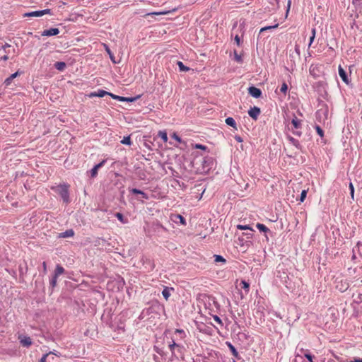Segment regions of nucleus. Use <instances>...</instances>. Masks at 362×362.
<instances>
[{
	"label": "nucleus",
	"instance_id": "obj_42",
	"mask_svg": "<svg viewBox=\"0 0 362 362\" xmlns=\"http://www.w3.org/2000/svg\"><path fill=\"white\" fill-rule=\"evenodd\" d=\"M315 129H316V132L318 134V135H320L321 137H322L324 135L322 129L319 126H317L315 127Z\"/></svg>",
	"mask_w": 362,
	"mask_h": 362
},
{
	"label": "nucleus",
	"instance_id": "obj_34",
	"mask_svg": "<svg viewBox=\"0 0 362 362\" xmlns=\"http://www.w3.org/2000/svg\"><path fill=\"white\" fill-rule=\"evenodd\" d=\"M229 347H230V351H231V352H232L233 355L235 357H236V358H237V357H238V353L237 350L235 349V348L233 345H231L230 344H229Z\"/></svg>",
	"mask_w": 362,
	"mask_h": 362
},
{
	"label": "nucleus",
	"instance_id": "obj_1",
	"mask_svg": "<svg viewBox=\"0 0 362 362\" xmlns=\"http://www.w3.org/2000/svg\"><path fill=\"white\" fill-rule=\"evenodd\" d=\"M56 192L61 196L63 201L66 203L69 202V186L61 185L56 187Z\"/></svg>",
	"mask_w": 362,
	"mask_h": 362
},
{
	"label": "nucleus",
	"instance_id": "obj_5",
	"mask_svg": "<svg viewBox=\"0 0 362 362\" xmlns=\"http://www.w3.org/2000/svg\"><path fill=\"white\" fill-rule=\"evenodd\" d=\"M18 339L23 346L28 347L32 344V339L29 337L21 335Z\"/></svg>",
	"mask_w": 362,
	"mask_h": 362
},
{
	"label": "nucleus",
	"instance_id": "obj_10",
	"mask_svg": "<svg viewBox=\"0 0 362 362\" xmlns=\"http://www.w3.org/2000/svg\"><path fill=\"white\" fill-rule=\"evenodd\" d=\"M108 94H110L109 92H107L104 90H99L98 92L91 93L90 97L103 98L105 95H108Z\"/></svg>",
	"mask_w": 362,
	"mask_h": 362
},
{
	"label": "nucleus",
	"instance_id": "obj_32",
	"mask_svg": "<svg viewBox=\"0 0 362 362\" xmlns=\"http://www.w3.org/2000/svg\"><path fill=\"white\" fill-rule=\"evenodd\" d=\"M288 90V86L286 83H283L281 87L280 88V92L284 93V95L286 93Z\"/></svg>",
	"mask_w": 362,
	"mask_h": 362
},
{
	"label": "nucleus",
	"instance_id": "obj_24",
	"mask_svg": "<svg viewBox=\"0 0 362 362\" xmlns=\"http://www.w3.org/2000/svg\"><path fill=\"white\" fill-rule=\"evenodd\" d=\"M177 65L180 71H187L189 70V68L185 66L182 62H177Z\"/></svg>",
	"mask_w": 362,
	"mask_h": 362
},
{
	"label": "nucleus",
	"instance_id": "obj_13",
	"mask_svg": "<svg viewBox=\"0 0 362 362\" xmlns=\"http://www.w3.org/2000/svg\"><path fill=\"white\" fill-rule=\"evenodd\" d=\"M226 123L228 125L234 128L235 129H237V124L235 121L232 117H227L226 119Z\"/></svg>",
	"mask_w": 362,
	"mask_h": 362
},
{
	"label": "nucleus",
	"instance_id": "obj_27",
	"mask_svg": "<svg viewBox=\"0 0 362 362\" xmlns=\"http://www.w3.org/2000/svg\"><path fill=\"white\" fill-rule=\"evenodd\" d=\"M214 257L215 262L225 263L226 262V259L221 255H215Z\"/></svg>",
	"mask_w": 362,
	"mask_h": 362
},
{
	"label": "nucleus",
	"instance_id": "obj_29",
	"mask_svg": "<svg viewBox=\"0 0 362 362\" xmlns=\"http://www.w3.org/2000/svg\"><path fill=\"white\" fill-rule=\"evenodd\" d=\"M177 219L180 221V222L182 225H185L186 224L185 219V218L182 216L180 215V214L175 215V221H177Z\"/></svg>",
	"mask_w": 362,
	"mask_h": 362
},
{
	"label": "nucleus",
	"instance_id": "obj_45",
	"mask_svg": "<svg viewBox=\"0 0 362 362\" xmlns=\"http://www.w3.org/2000/svg\"><path fill=\"white\" fill-rule=\"evenodd\" d=\"M120 98H119V101H133L134 99L133 98H125V97H122V96H119Z\"/></svg>",
	"mask_w": 362,
	"mask_h": 362
},
{
	"label": "nucleus",
	"instance_id": "obj_30",
	"mask_svg": "<svg viewBox=\"0 0 362 362\" xmlns=\"http://www.w3.org/2000/svg\"><path fill=\"white\" fill-rule=\"evenodd\" d=\"M277 27H278V24H276L275 25H273V26H267V27L261 28L259 33H262L267 30H272Z\"/></svg>",
	"mask_w": 362,
	"mask_h": 362
},
{
	"label": "nucleus",
	"instance_id": "obj_7",
	"mask_svg": "<svg viewBox=\"0 0 362 362\" xmlns=\"http://www.w3.org/2000/svg\"><path fill=\"white\" fill-rule=\"evenodd\" d=\"M59 33V30L58 28H50L49 30H45L42 35V36H54L57 35Z\"/></svg>",
	"mask_w": 362,
	"mask_h": 362
},
{
	"label": "nucleus",
	"instance_id": "obj_16",
	"mask_svg": "<svg viewBox=\"0 0 362 362\" xmlns=\"http://www.w3.org/2000/svg\"><path fill=\"white\" fill-rule=\"evenodd\" d=\"M354 302L359 304L362 302V293H358L353 294Z\"/></svg>",
	"mask_w": 362,
	"mask_h": 362
},
{
	"label": "nucleus",
	"instance_id": "obj_6",
	"mask_svg": "<svg viewBox=\"0 0 362 362\" xmlns=\"http://www.w3.org/2000/svg\"><path fill=\"white\" fill-rule=\"evenodd\" d=\"M260 114V109L257 107H253L248 111V115L254 119H257Z\"/></svg>",
	"mask_w": 362,
	"mask_h": 362
},
{
	"label": "nucleus",
	"instance_id": "obj_31",
	"mask_svg": "<svg viewBox=\"0 0 362 362\" xmlns=\"http://www.w3.org/2000/svg\"><path fill=\"white\" fill-rule=\"evenodd\" d=\"M57 278H58V276H55V275L54 274V276H53L52 279L50 280L49 284H50V286H51L52 288H54V287H55V286H56V285H57Z\"/></svg>",
	"mask_w": 362,
	"mask_h": 362
},
{
	"label": "nucleus",
	"instance_id": "obj_58",
	"mask_svg": "<svg viewBox=\"0 0 362 362\" xmlns=\"http://www.w3.org/2000/svg\"><path fill=\"white\" fill-rule=\"evenodd\" d=\"M296 51L298 52V47H296Z\"/></svg>",
	"mask_w": 362,
	"mask_h": 362
},
{
	"label": "nucleus",
	"instance_id": "obj_44",
	"mask_svg": "<svg viewBox=\"0 0 362 362\" xmlns=\"http://www.w3.org/2000/svg\"><path fill=\"white\" fill-rule=\"evenodd\" d=\"M194 148L197 149H202V150H205L206 148V147L205 146H204L202 144H195Z\"/></svg>",
	"mask_w": 362,
	"mask_h": 362
},
{
	"label": "nucleus",
	"instance_id": "obj_23",
	"mask_svg": "<svg viewBox=\"0 0 362 362\" xmlns=\"http://www.w3.org/2000/svg\"><path fill=\"white\" fill-rule=\"evenodd\" d=\"M240 285H242V288H243L246 293L249 292L250 284L245 280H242L240 282Z\"/></svg>",
	"mask_w": 362,
	"mask_h": 362
},
{
	"label": "nucleus",
	"instance_id": "obj_2",
	"mask_svg": "<svg viewBox=\"0 0 362 362\" xmlns=\"http://www.w3.org/2000/svg\"><path fill=\"white\" fill-rule=\"evenodd\" d=\"M1 52H4V54L1 57V59L4 61H6L9 58V55L11 54L15 53V49L12 47L11 45L8 44H5L1 47L0 49V54H1Z\"/></svg>",
	"mask_w": 362,
	"mask_h": 362
},
{
	"label": "nucleus",
	"instance_id": "obj_33",
	"mask_svg": "<svg viewBox=\"0 0 362 362\" xmlns=\"http://www.w3.org/2000/svg\"><path fill=\"white\" fill-rule=\"evenodd\" d=\"M349 188L350 189V194H351V199H354V187L352 182L349 183Z\"/></svg>",
	"mask_w": 362,
	"mask_h": 362
},
{
	"label": "nucleus",
	"instance_id": "obj_26",
	"mask_svg": "<svg viewBox=\"0 0 362 362\" xmlns=\"http://www.w3.org/2000/svg\"><path fill=\"white\" fill-rule=\"evenodd\" d=\"M257 228L262 232H267L269 230L268 228L262 223H257Z\"/></svg>",
	"mask_w": 362,
	"mask_h": 362
},
{
	"label": "nucleus",
	"instance_id": "obj_17",
	"mask_svg": "<svg viewBox=\"0 0 362 362\" xmlns=\"http://www.w3.org/2000/svg\"><path fill=\"white\" fill-rule=\"evenodd\" d=\"M66 65L64 62H57L54 64V67L59 70V71H64V69L66 68Z\"/></svg>",
	"mask_w": 362,
	"mask_h": 362
},
{
	"label": "nucleus",
	"instance_id": "obj_53",
	"mask_svg": "<svg viewBox=\"0 0 362 362\" xmlns=\"http://www.w3.org/2000/svg\"><path fill=\"white\" fill-rule=\"evenodd\" d=\"M315 34H316V29L314 28L312 29V36L315 37Z\"/></svg>",
	"mask_w": 362,
	"mask_h": 362
},
{
	"label": "nucleus",
	"instance_id": "obj_22",
	"mask_svg": "<svg viewBox=\"0 0 362 362\" xmlns=\"http://www.w3.org/2000/svg\"><path fill=\"white\" fill-rule=\"evenodd\" d=\"M158 135L159 137H160L162 139L163 142L165 143L168 141V136H167V133L165 131H160L158 132Z\"/></svg>",
	"mask_w": 362,
	"mask_h": 362
},
{
	"label": "nucleus",
	"instance_id": "obj_4",
	"mask_svg": "<svg viewBox=\"0 0 362 362\" xmlns=\"http://www.w3.org/2000/svg\"><path fill=\"white\" fill-rule=\"evenodd\" d=\"M248 93L250 95L255 98H259L262 95V91L259 88L255 86H250L248 88Z\"/></svg>",
	"mask_w": 362,
	"mask_h": 362
},
{
	"label": "nucleus",
	"instance_id": "obj_12",
	"mask_svg": "<svg viewBox=\"0 0 362 362\" xmlns=\"http://www.w3.org/2000/svg\"><path fill=\"white\" fill-rule=\"evenodd\" d=\"M301 122L302 121L300 119H298L296 117H294L292 119L291 123L296 129H298L301 127Z\"/></svg>",
	"mask_w": 362,
	"mask_h": 362
},
{
	"label": "nucleus",
	"instance_id": "obj_52",
	"mask_svg": "<svg viewBox=\"0 0 362 362\" xmlns=\"http://www.w3.org/2000/svg\"><path fill=\"white\" fill-rule=\"evenodd\" d=\"M291 4V0H288V1L287 13L288 12V11H289V9H290Z\"/></svg>",
	"mask_w": 362,
	"mask_h": 362
},
{
	"label": "nucleus",
	"instance_id": "obj_49",
	"mask_svg": "<svg viewBox=\"0 0 362 362\" xmlns=\"http://www.w3.org/2000/svg\"><path fill=\"white\" fill-rule=\"evenodd\" d=\"M42 267H43V272H44V274H46L47 273V264H46L45 262H44L42 263Z\"/></svg>",
	"mask_w": 362,
	"mask_h": 362
},
{
	"label": "nucleus",
	"instance_id": "obj_11",
	"mask_svg": "<svg viewBox=\"0 0 362 362\" xmlns=\"http://www.w3.org/2000/svg\"><path fill=\"white\" fill-rule=\"evenodd\" d=\"M131 192H132V193L135 194H141L142 198H144L145 199H148V196L147 195V194H146L145 192H144L143 191H141L140 189L133 188L131 189Z\"/></svg>",
	"mask_w": 362,
	"mask_h": 362
},
{
	"label": "nucleus",
	"instance_id": "obj_35",
	"mask_svg": "<svg viewBox=\"0 0 362 362\" xmlns=\"http://www.w3.org/2000/svg\"><path fill=\"white\" fill-rule=\"evenodd\" d=\"M306 195H307V191L306 190H303L301 192L300 197V199H299L300 202H303L305 200V199L306 197Z\"/></svg>",
	"mask_w": 362,
	"mask_h": 362
},
{
	"label": "nucleus",
	"instance_id": "obj_48",
	"mask_svg": "<svg viewBox=\"0 0 362 362\" xmlns=\"http://www.w3.org/2000/svg\"><path fill=\"white\" fill-rule=\"evenodd\" d=\"M293 134L298 136H300L301 135V132L298 131V129H296V131H293Z\"/></svg>",
	"mask_w": 362,
	"mask_h": 362
},
{
	"label": "nucleus",
	"instance_id": "obj_46",
	"mask_svg": "<svg viewBox=\"0 0 362 362\" xmlns=\"http://www.w3.org/2000/svg\"><path fill=\"white\" fill-rule=\"evenodd\" d=\"M108 95H110L112 98L116 99L117 100H119V98H120L119 95H114V94H112L111 93H110V94H108Z\"/></svg>",
	"mask_w": 362,
	"mask_h": 362
},
{
	"label": "nucleus",
	"instance_id": "obj_14",
	"mask_svg": "<svg viewBox=\"0 0 362 362\" xmlns=\"http://www.w3.org/2000/svg\"><path fill=\"white\" fill-rule=\"evenodd\" d=\"M18 75V72H16L13 74H11L8 78H7L5 81H4V84L6 85V86H9L12 81Z\"/></svg>",
	"mask_w": 362,
	"mask_h": 362
},
{
	"label": "nucleus",
	"instance_id": "obj_19",
	"mask_svg": "<svg viewBox=\"0 0 362 362\" xmlns=\"http://www.w3.org/2000/svg\"><path fill=\"white\" fill-rule=\"evenodd\" d=\"M170 13V11H161L158 12H152L147 13L146 16H160V15H166Z\"/></svg>",
	"mask_w": 362,
	"mask_h": 362
},
{
	"label": "nucleus",
	"instance_id": "obj_39",
	"mask_svg": "<svg viewBox=\"0 0 362 362\" xmlns=\"http://www.w3.org/2000/svg\"><path fill=\"white\" fill-rule=\"evenodd\" d=\"M304 356L310 362H313V356L308 352V351H306Z\"/></svg>",
	"mask_w": 362,
	"mask_h": 362
},
{
	"label": "nucleus",
	"instance_id": "obj_40",
	"mask_svg": "<svg viewBox=\"0 0 362 362\" xmlns=\"http://www.w3.org/2000/svg\"><path fill=\"white\" fill-rule=\"evenodd\" d=\"M50 354H52V352L49 351V353L44 354L39 362H47V358Z\"/></svg>",
	"mask_w": 362,
	"mask_h": 362
},
{
	"label": "nucleus",
	"instance_id": "obj_51",
	"mask_svg": "<svg viewBox=\"0 0 362 362\" xmlns=\"http://www.w3.org/2000/svg\"><path fill=\"white\" fill-rule=\"evenodd\" d=\"M315 37V36H311V37H310L309 47H310V46L312 45V43L313 42Z\"/></svg>",
	"mask_w": 362,
	"mask_h": 362
},
{
	"label": "nucleus",
	"instance_id": "obj_21",
	"mask_svg": "<svg viewBox=\"0 0 362 362\" xmlns=\"http://www.w3.org/2000/svg\"><path fill=\"white\" fill-rule=\"evenodd\" d=\"M74 235L73 230H67L65 232L61 233V237L62 238H68L72 237Z\"/></svg>",
	"mask_w": 362,
	"mask_h": 362
},
{
	"label": "nucleus",
	"instance_id": "obj_60",
	"mask_svg": "<svg viewBox=\"0 0 362 362\" xmlns=\"http://www.w3.org/2000/svg\"><path fill=\"white\" fill-rule=\"evenodd\" d=\"M346 288H347V287L346 286L344 288H342V289H343V290H346Z\"/></svg>",
	"mask_w": 362,
	"mask_h": 362
},
{
	"label": "nucleus",
	"instance_id": "obj_9",
	"mask_svg": "<svg viewBox=\"0 0 362 362\" xmlns=\"http://www.w3.org/2000/svg\"><path fill=\"white\" fill-rule=\"evenodd\" d=\"M339 75L341 78V79L343 80L344 82H345L346 83H349L348 76L346 75V73L341 66H339Z\"/></svg>",
	"mask_w": 362,
	"mask_h": 362
},
{
	"label": "nucleus",
	"instance_id": "obj_37",
	"mask_svg": "<svg viewBox=\"0 0 362 362\" xmlns=\"http://www.w3.org/2000/svg\"><path fill=\"white\" fill-rule=\"evenodd\" d=\"M237 228L238 229H240V230H247V229H249V230H252V229L249 226H247V225H245V226H243V225H238Z\"/></svg>",
	"mask_w": 362,
	"mask_h": 362
},
{
	"label": "nucleus",
	"instance_id": "obj_20",
	"mask_svg": "<svg viewBox=\"0 0 362 362\" xmlns=\"http://www.w3.org/2000/svg\"><path fill=\"white\" fill-rule=\"evenodd\" d=\"M64 272V269L60 266L57 265L55 271H54V275L57 276H59V275L62 274Z\"/></svg>",
	"mask_w": 362,
	"mask_h": 362
},
{
	"label": "nucleus",
	"instance_id": "obj_25",
	"mask_svg": "<svg viewBox=\"0 0 362 362\" xmlns=\"http://www.w3.org/2000/svg\"><path fill=\"white\" fill-rule=\"evenodd\" d=\"M288 139L290 141V142L293 145H294L297 148H299L300 144H299V141L298 140H296V139L293 138L291 136H288Z\"/></svg>",
	"mask_w": 362,
	"mask_h": 362
},
{
	"label": "nucleus",
	"instance_id": "obj_38",
	"mask_svg": "<svg viewBox=\"0 0 362 362\" xmlns=\"http://www.w3.org/2000/svg\"><path fill=\"white\" fill-rule=\"evenodd\" d=\"M175 347H180V346L173 341V343L169 345V349L173 353Z\"/></svg>",
	"mask_w": 362,
	"mask_h": 362
},
{
	"label": "nucleus",
	"instance_id": "obj_54",
	"mask_svg": "<svg viewBox=\"0 0 362 362\" xmlns=\"http://www.w3.org/2000/svg\"><path fill=\"white\" fill-rule=\"evenodd\" d=\"M353 362H362V359L361 358H356Z\"/></svg>",
	"mask_w": 362,
	"mask_h": 362
},
{
	"label": "nucleus",
	"instance_id": "obj_57",
	"mask_svg": "<svg viewBox=\"0 0 362 362\" xmlns=\"http://www.w3.org/2000/svg\"><path fill=\"white\" fill-rule=\"evenodd\" d=\"M240 57L236 56V59H237L238 61H239V60H240Z\"/></svg>",
	"mask_w": 362,
	"mask_h": 362
},
{
	"label": "nucleus",
	"instance_id": "obj_56",
	"mask_svg": "<svg viewBox=\"0 0 362 362\" xmlns=\"http://www.w3.org/2000/svg\"><path fill=\"white\" fill-rule=\"evenodd\" d=\"M176 332H178V333H180V334H183V331L182 330H180V329H176Z\"/></svg>",
	"mask_w": 362,
	"mask_h": 362
},
{
	"label": "nucleus",
	"instance_id": "obj_18",
	"mask_svg": "<svg viewBox=\"0 0 362 362\" xmlns=\"http://www.w3.org/2000/svg\"><path fill=\"white\" fill-rule=\"evenodd\" d=\"M173 288H169L168 287L165 288L162 291V295L165 298V300H168V298L170 296V290Z\"/></svg>",
	"mask_w": 362,
	"mask_h": 362
},
{
	"label": "nucleus",
	"instance_id": "obj_8",
	"mask_svg": "<svg viewBox=\"0 0 362 362\" xmlns=\"http://www.w3.org/2000/svg\"><path fill=\"white\" fill-rule=\"evenodd\" d=\"M105 161L103 160L100 163L95 165L93 168L90 170V175L91 177H94L98 175V170L99 168H100L103 165L105 164Z\"/></svg>",
	"mask_w": 362,
	"mask_h": 362
},
{
	"label": "nucleus",
	"instance_id": "obj_28",
	"mask_svg": "<svg viewBox=\"0 0 362 362\" xmlns=\"http://www.w3.org/2000/svg\"><path fill=\"white\" fill-rule=\"evenodd\" d=\"M121 143L122 144H125V145H131L132 142H131L130 136H124L123 138V139L121 141Z\"/></svg>",
	"mask_w": 362,
	"mask_h": 362
},
{
	"label": "nucleus",
	"instance_id": "obj_50",
	"mask_svg": "<svg viewBox=\"0 0 362 362\" xmlns=\"http://www.w3.org/2000/svg\"><path fill=\"white\" fill-rule=\"evenodd\" d=\"M235 41L236 42L237 45H240V37L238 35H236L235 37Z\"/></svg>",
	"mask_w": 362,
	"mask_h": 362
},
{
	"label": "nucleus",
	"instance_id": "obj_47",
	"mask_svg": "<svg viewBox=\"0 0 362 362\" xmlns=\"http://www.w3.org/2000/svg\"><path fill=\"white\" fill-rule=\"evenodd\" d=\"M235 139L238 142H239V143H241V142H243V140L242 137H241V136H235Z\"/></svg>",
	"mask_w": 362,
	"mask_h": 362
},
{
	"label": "nucleus",
	"instance_id": "obj_15",
	"mask_svg": "<svg viewBox=\"0 0 362 362\" xmlns=\"http://www.w3.org/2000/svg\"><path fill=\"white\" fill-rule=\"evenodd\" d=\"M105 51L107 52V54H109V57L111 59V61L114 63V64H117L119 63V62L116 61L115 59V57L114 56V54H112V52H111V50L110 49V48L105 45Z\"/></svg>",
	"mask_w": 362,
	"mask_h": 362
},
{
	"label": "nucleus",
	"instance_id": "obj_55",
	"mask_svg": "<svg viewBox=\"0 0 362 362\" xmlns=\"http://www.w3.org/2000/svg\"><path fill=\"white\" fill-rule=\"evenodd\" d=\"M358 247L359 250L362 251V244H358Z\"/></svg>",
	"mask_w": 362,
	"mask_h": 362
},
{
	"label": "nucleus",
	"instance_id": "obj_59",
	"mask_svg": "<svg viewBox=\"0 0 362 362\" xmlns=\"http://www.w3.org/2000/svg\"><path fill=\"white\" fill-rule=\"evenodd\" d=\"M52 354H55L56 355L55 351H52Z\"/></svg>",
	"mask_w": 362,
	"mask_h": 362
},
{
	"label": "nucleus",
	"instance_id": "obj_3",
	"mask_svg": "<svg viewBox=\"0 0 362 362\" xmlns=\"http://www.w3.org/2000/svg\"><path fill=\"white\" fill-rule=\"evenodd\" d=\"M51 10L50 9H45L42 11H32L29 13H26L24 14V16L28 17H40L42 16L45 14H50Z\"/></svg>",
	"mask_w": 362,
	"mask_h": 362
},
{
	"label": "nucleus",
	"instance_id": "obj_36",
	"mask_svg": "<svg viewBox=\"0 0 362 362\" xmlns=\"http://www.w3.org/2000/svg\"><path fill=\"white\" fill-rule=\"evenodd\" d=\"M115 216H116V217H117V218H118V219H119L122 223H126V221H125V220H124V216H123V215H122L121 213H117V214H115Z\"/></svg>",
	"mask_w": 362,
	"mask_h": 362
},
{
	"label": "nucleus",
	"instance_id": "obj_43",
	"mask_svg": "<svg viewBox=\"0 0 362 362\" xmlns=\"http://www.w3.org/2000/svg\"><path fill=\"white\" fill-rule=\"evenodd\" d=\"M214 320L215 322H216L218 324H219L220 325L223 326V323H222V321L221 320V318L219 317H218L217 315H214Z\"/></svg>",
	"mask_w": 362,
	"mask_h": 362
},
{
	"label": "nucleus",
	"instance_id": "obj_41",
	"mask_svg": "<svg viewBox=\"0 0 362 362\" xmlns=\"http://www.w3.org/2000/svg\"><path fill=\"white\" fill-rule=\"evenodd\" d=\"M171 136H172V138L175 139L177 142H179V143L182 142L181 138L176 133H173Z\"/></svg>",
	"mask_w": 362,
	"mask_h": 362
}]
</instances>
